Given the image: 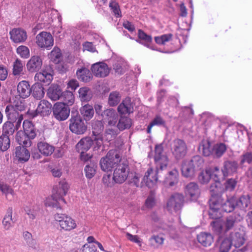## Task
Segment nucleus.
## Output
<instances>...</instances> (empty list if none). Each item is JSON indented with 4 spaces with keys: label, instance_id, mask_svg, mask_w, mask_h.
Wrapping results in <instances>:
<instances>
[{
    "label": "nucleus",
    "instance_id": "37",
    "mask_svg": "<svg viewBox=\"0 0 252 252\" xmlns=\"http://www.w3.org/2000/svg\"><path fill=\"white\" fill-rule=\"evenodd\" d=\"M33 96L37 99H40L44 95V88L39 83H35L31 88Z\"/></svg>",
    "mask_w": 252,
    "mask_h": 252
},
{
    "label": "nucleus",
    "instance_id": "16",
    "mask_svg": "<svg viewBox=\"0 0 252 252\" xmlns=\"http://www.w3.org/2000/svg\"><path fill=\"white\" fill-rule=\"evenodd\" d=\"M158 171L159 170H157V168L155 170L152 167H150L148 168L147 171L145 172L143 180L146 186L149 188H151L154 187L157 183Z\"/></svg>",
    "mask_w": 252,
    "mask_h": 252
},
{
    "label": "nucleus",
    "instance_id": "53",
    "mask_svg": "<svg viewBox=\"0 0 252 252\" xmlns=\"http://www.w3.org/2000/svg\"><path fill=\"white\" fill-rule=\"evenodd\" d=\"M0 191L4 194L6 197L9 195H11L12 196L14 195V191L13 189L9 185L4 184L0 182Z\"/></svg>",
    "mask_w": 252,
    "mask_h": 252
},
{
    "label": "nucleus",
    "instance_id": "34",
    "mask_svg": "<svg viewBox=\"0 0 252 252\" xmlns=\"http://www.w3.org/2000/svg\"><path fill=\"white\" fill-rule=\"evenodd\" d=\"M12 213L13 211L12 208H9L7 210L6 214L3 219L2 223L5 230L10 229L13 225L14 221L12 218Z\"/></svg>",
    "mask_w": 252,
    "mask_h": 252
},
{
    "label": "nucleus",
    "instance_id": "54",
    "mask_svg": "<svg viewBox=\"0 0 252 252\" xmlns=\"http://www.w3.org/2000/svg\"><path fill=\"white\" fill-rule=\"evenodd\" d=\"M121 97L120 94L117 92H113L110 93L108 103L111 106H115L117 105L120 101Z\"/></svg>",
    "mask_w": 252,
    "mask_h": 252
},
{
    "label": "nucleus",
    "instance_id": "14",
    "mask_svg": "<svg viewBox=\"0 0 252 252\" xmlns=\"http://www.w3.org/2000/svg\"><path fill=\"white\" fill-rule=\"evenodd\" d=\"M184 202V196L182 194L175 193L171 195L166 204V209L169 212L181 209Z\"/></svg>",
    "mask_w": 252,
    "mask_h": 252
},
{
    "label": "nucleus",
    "instance_id": "48",
    "mask_svg": "<svg viewBox=\"0 0 252 252\" xmlns=\"http://www.w3.org/2000/svg\"><path fill=\"white\" fill-rule=\"evenodd\" d=\"M79 96L82 101H88L92 98L90 90L87 87H82L79 90Z\"/></svg>",
    "mask_w": 252,
    "mask_h": 252
},
{
    "label": "nucleus",
    "instance_id": "8",
    "mask_svg": "<svg viewBox=\"0 0 252 252\" xmlns=\"http://www.w3.org/2000/svg\"><path fill=\"white\" fill-rule=\"evenodd\" d=\"M171 150L176 159L183 158L187 153V146L185 142L180 139L173 140L171 145Z\"/></svg>",
    "mask_w": 252,
    "mask_h": 252
},
{
    "label": "nucleus",
    "instance_id": "3",
    "mask_svg": "<svg viewBox=\"0 0 252 252\" xmlns=\"http://www.w3.org/2000/svg\"><path fill=\"white\" fill-rule=\"evenodd\" d=\"M54 218L58 223L61 231H70L77 226L75 220L66 214L56 213L54 215Z\"/></svg>",
    "mask_w": 252,
    "mask_h": 252
},
{
    "label": "nucleus",
    "instance_id": "32",
    "mask_svg": "<svg viewBox=\"0 0 252 252\" xmlns=\"http://www.w3.org/2000/svg\"><path fill=\"white\" fill-rule=\"evenodd\" d=\"M24 132L28 134L32 139H34L36 136V130L34 125L31 121L25 120L23 123Z\"/></svg>",
    "mask_w": 252,
    "mask_h": 252
},
{
    "label": "nucleus",
    "instance_id": "41",
    "mask_svg": "<svg viewBox=\"0 0 252 252\" xmlns=\"http://www.w3.org/2000/svg\"><path fill=\"white\" fill-rule=\"evenodd\" d=\"M61 99L63 101L62 103L69 107L74 103V96L71 92L66 91L63 92Z\"/></svg>",
    "mask_w": 252,
    "mask_h": 252
},
{
    "label": "nucleus",
    "instance_id": "26",
    "mask_svg": "<svg viewBox=\"0 0 252 252\" xmlns=\"http://www.w3.org/2000/svg\"><path fill=\"white\" fill-rule=\"evenodd\" d=\"M63 93L59 85L52 84L48 89L47 94L51 100L56 101L61 99Z\"/></svg>",
    "mask_w": 252,
    "mask_h": 252
},
{
    "label": "nucleus",
    "instance_id": "51",
    "mask_svg": "<svg viewBox=\"0 0 252 252\" xmlns=\"http://www.w3.org/2000/svg\"><path fill=\"white\" fill-rule=\"evenodd\" d=\"M226 150V145L223 143H218L214 145L213 155L217 157H221Z\"/></svg>",
    "mask_w": 252,
    "mask_h": 252
},
{
    "label": "nucleus",
    "instance_id": "7",
    "mask_svg": "<svg viewBox=\"0 0 252 252\" xmlns=\"http://www.w3.org/2000/svg\"><path fill=\"white\" fill-rule=\"evenodd\" d=\"M223 199L222 197H211L209 200L210 211L209 215L213 219H219L221 216L220 209L222 210Z\"/></svg>",
    "mask_w": 252,
    "mask_h": 252
},
{
    "label": "nucleus",
    "instance_id": "40",
    "mask_svg": "<svg viewBox=\"0 0 252 252\" xmlns=\"http://www.w3.org/2000/svg\"><path fill=\"white\" fill-rule=\"evenodd\" d=\"M131 126V119L128 117L121 116L117 126L120 130H123L129 128Z\"/></svg>",
    "mask_w": 252,
    "mask_h": 252
},
{
    "label": "nucleus",
    "instance_id": "38",
    "mask_svg": "<svg viewBox=\"0 0 252 252\" xmlns=\"http://www.w3.org/2000/svg\"><path fill=\"white\" fill-rule=\"evenodd\" d=\"M80 112L86 121H89L91 120L94 114V111L93 106L89 104H86L83 106L80 109Z\"/></svg>",
    "mask_w": 252,
    "mask_h": 252
},
{
    "label": "nucleus",
    "instance_id": "36",
    "mask_svg": "<svg viewBox=\"0 0 252 252\" xmlns=\"http://www.w3.org/2000/svg\"><path fill=\"white\" fill-rule=\"evenodd\" d=\"M76 75L78 79L85 82H89L93 78L90 71L85 67L78 69L76 71Z\"/></svg>",
    "mask_w": 252,
    "mask_h": 252
},
{
    "label": "nucleus",
    "instance_id": "56",
    "mask_svg": "<svg viewBox=\"0 0 252 252\" xmlns=\"http://www.w3.org/2000/svg\"><path fill=\"white\" fill-rule=\"evenodd\" d=\"M172 34H165L160 36H156L155 37V42L158 44L164 45L166 42L170 41L172 39Z\"/></svg>",
    "mask_w": 252,
    "mask_h": 252
},
{
    "label": "nucleus",
    "instance_id": "62",
    "mask_svg": "<svg viewBox=\"0 0 252 252\" xmlns=\"http://www.w3.org/2000/svg\"><path fill=\"white\" fill-rule=\"evenodd\" d=\"M239 231H237V245H242L245 241V228L241 226L239 228Z\"/></svg>",
    "mask_w": 252,
    "mask_h": 252
},
{
    "label": "nucleus",
    "instance_id": "29",
    "mask_svg": "<svg viewBox=\"0 0 252 252\" xmlns=\"http://www.w3.org/2000/svg\"><path fill=\"white\" fill-rule=\"evenodd\" d=\"M32 139L28 134L21 130L18 131L16 134V140L18 143L25 148L30 147L32 145Z\"/></svg>",
    "mask_w": 252,
    "mask_h": 252
},
{
    "label": "nucleus",
    "instance_id": "1",
    "mask_svg": "<svg viewBox=\"0 0 252 252\" xmlns=\"http://www.w3.org/2000/svg\"><path fill=\"white\" fill-rule=\"evenodd\" d=\"M204 163L203 158L199 156H195L190 160H184L181 167L183 176L192 179L195 175L196 171L200 169Z\"/></svg>",
    "mask_w": 252,
    "mask_h": 252
},
{
    "label": "nucleus",
    "instance_id": "35",
    "mask_svg": "<svg viewBox=\"0 0 252 252\" xmlns=\"http://www.w3.org/2000/svg\"><path fill=\"white\" fill-rule=\"evenodd\" d=\"M24 63L17 59L13 63L12 74L15 76H21L25 74Z\"/></svg>",
    "mask_w": 252,
    "mask_h": 252
},
{
    "label": "nucleus",
    "instance_id": "31",
    "mask_svg": "<svg viewBox=\"0 0 252 252\" xmlns=\"http://www.w3.org/2000/svg\"><path fill=\"white\" fill-rule=\"evenodd\" d=\"M37 148L39 152L44 156H51L55 150L53 146L45 142H39L37 143Z\"/></svg>",
    "mask_w": 252,
    "mask_h": 252
},
{
    "label": "nucleus",
    "instance_id": "46",
    "mask_svg": "<svg viewBox=\"0 0 252 252\" xmlns=\"http://www.w3.org/2000/svg\"><path fill=\"white\" fill-rule=\"evenodd\" d=\"M15 132V127L13 123L6 121L2 126V133L1 135H12Z\"/></svg>",
    "mask_w": 252,
    "mask_h": 252
},
{
    "label": "nucleus",
    "instance_id": "6",
    "mask_svg": "<svg viewBox=\"0 0 252 252\" xmlns=\"http://www.w3.org/2000/svg\"><path fill=\"white\" fill-rule=\"evenodd\" d=\"M69 122V129L73 133L82 134L86 131L87 125L78 114L72 115Z\"/></svg>",
    "mask_w": 252,
    "mask_h": 252
},
{
    "label": "nucleus",
    "instance_id": "9",
    "mask_svg": "<svg viewBox=\"0 0 252 252\" xmlns=\"http://www.w3.org/2000/svg\"><path fill=\"white\" fill-rule=\"evenodd\" d=\"M35 42L38 47L49 50L54 45V38L50 32H41L36 36Z\"/></svg>",
    "mask_w": 252,
    "mask_h": 252
},
{
    "label": "nucleus",
    "instance_id": "61",
    "mask_svg": "<svg viewBox=\"0 0 252 252\" xmlns=\"http://www.w3.org/2000/svg\"><path fill=\"white\" fill-rule=\"evenodd\" d=\"M215 220L211 222V226H212L214 231L218 233H220L222 230L223 222L220 220L215 219Z\"/></svg>",
    "mask_w": 252,
    "mask_h": 252
},
{
    "label": "nucleus",
    "instance_id": "50",
    "mask_svg": "<svg viewBox=\"0 0 252 252\" xmlns=\"http://www.w3.org/2000/svg\"><path fill=\"white\" fill-rule=\"evenodd\" d=\"M10 141L8 135H1L0 136V150L4 152L10 147Z\"/></svg>",
    "mask_w": 252,
    "mask_h": 252
},
{
    "label": "nucleus",
    "instance_id": "2",
    "mask_svg": "<svg viewBox=\"0 0 252 252\" xmlns=\"http://www.w3.org/2000/svg\"><path fill=\"white\" fill-rule=\"evenodd\" d=\"M121 160V157L116 150H110L99 161L101 169L105 172L111 171Z\"/></svg>",
    "mask_w": 252,
    "mask_h": 252
},
{
    "label": "nucleus",
    "instance_id": "25",
    "mask_svg": "<svg viewBox=\"0 0 252 252\" xmlns=\"http://www.w3.org/2000/svg\"><path fill=\"white\" fill-rule=\"evenodd\" d=\"M93 144V140L90 137L82 138L76 144V149L79 153L88 151Z\"/></svg>",
    "mask_w": 252,
    "mask_h": 252
},
{
    "label": "nucleus",
    "instance_id": "57",
    "mask_svg": "<svg viewBox=\"0 0 252 252\" xmlns=\"http://www.w3.org/2000/svg\"><path fill=\"white\" fill-rule=\"evenodd\" d=\"M250 203V197L248 195H243L237 200V207L244 209L248 206Z\"/></svg>",
    "mask_w": 252,
    "mask_h": 252
},
{
    "label": "nucleus",
    "instance_id": "60",
    "mask_svg": "<svg viewBox=\"0 0 252 252\" xmlns=\"http://www.w3.org/2000/svg\"><path fill=\"white\" fill-rule=\"evenodd\" d=\"M145 205L148 208H152L156 205L155 196L153 191L150 192V195L145 201Z\"/></svg>",
    "mask_w": 252,
    "mask_h": 252
},
{
    "label": "nucleus",
    "instance_id": "12",
    "mask_svg": "<svg viewBox=\"0 0 252 252\" xmlns=\"http://www.w3.org/2000/svg\"><path fill=\"white\" fill-rule=\"evenodd\" d=\"M129 167L126 163H119L115 168L113 173V180L115 183L122 184L127 178Z\"/></svg>",
    "mask_w": 252,
    "mask_h": 252
},
{
    "label": "nucleus",
    "instance_id": "49",
    "mask_svg": "<svg viewBox=\"0 0 252 252\" xmlns=\"http://www.w3.org/2000/svg\"><path fill=\"white\" fill-rule=\"evenodd\" d=\"M17 54L23 59H28L30 56L29 48L25 45H20L16 49Z\"/></svg>",
    "mask_w": 252,
    "mask_h": 252
},
{
    "label": "nucleus",
    "instance_id": "21",
    "mask_svg": "<svg viewBox=\"0 0 252 252\" xmlns=\"http://www.w3.org/2000/svg\"><path fill=\"white\" fill-rule=\"evenodd\" d=\"M103 120L110 126H115L117 123L118 116L113 109H108L101 114Z\"/></svg>",
    "mask_w": 252,
    "mask_h": 252
},
{
    "label": "nucleus",
    "instance_id": "24",
    "mask_svg": "<svg viewBox=\"0 0 252 252\" xmlns=\"http://www.w3.org/2000/svg\"><path fill=\"white\" fill-rule=\"evenodd\" d=\"M133 106L130 97H126L118 107V111L121 115L130 114L133 112Z\"/></svg>",
    "mask_w": 252,
    "mask_h": 252
},
{
    "label": "nucleus",
    "instance_id": "10",
    "mask_svg": "<svg viewBox=\"0 0 252 252\" xmlns=\"http://www.w3.org/2000/svg\"><path fill=\"white\" fill-rule=\"evenodd\" d=\"M52 111L54 117L60 121L66 120L70 114L69 107L61 102H57L54 104Z\"/></svg>",
    "mask_w": 252,
    "mask_h": 252
},
{
    "label": "nucleus",
    "instance_id": "63",
    "mask_svg": "<svg viewBox=\"0 0 252 252\" xmlns=\"http://www.w3.org/2000/svg\"><path fill=\"white\" fill-rule=\"evenodd\" d=\"M102 182L104 186L107 187H112L115 183L113 180V177L112 178L111 174L104 175L102 178Z\"/></svg>",
    "mask_w": 252,
    "mask_h": 252
},
{
    "label": "nucleus",
    "instance_id": "4",
    "mask_svg": "<svg viewBox=\"0 0 252 252\" xmlns=\"http://www.w3.org/2000/svg\"><path fill=\"white\" fill-rule=\"evenodd\" d=\"M154 161L157 170H163L167 167L169 159L167 155L164 153L162 144L155 146Z\"/></svg>",
    "mask_w": 252,
    "mask_h": 252
},
{
    "label": "nucleus",
    "instance_id": "30",
    "mask_svg": "<svg viewBox=\"0 0 252 252\" xmlns=\"http://www.w3.org/2000/svg\"><path fill=\"white\" fill-rule=\"evenodd\" d=\"M210 190L211 197H222V194L224 192V188L219 181H215L210 186Z\"/></svg>",
    "mask_w": 252,
    "mask_h": 252
},
{
    "label": "nucleus",
    "instance_id": "43",
    "mask_svg": "<svg viewBox=\"0 0 252 252\" xmlns=\"http://www.w3.org/2000/svg\"><path fill=\"white\" fill-rule=\"evenodd\" d=\"M218 241L220 242L219 252H228L232 245L231 240L227 238L222 239L220 237Z\"/></svg>",
    "mask_w": 252,
    "mask_h": 252
},
{
    "label": "nucleus",
    "instance_id": "44",
    "mask_svg": "<svg viewBox=\"0 0 252 252\" xmlns=\"http://www.w3.org/2000/svg\"><path fill=\"white\" fill-rule=\"evenodd\" d=\"M138 37L140 40L143 41V44L144 46L149 47L152 42V38L151 35L147 34L143 31L139 29L138 31Z\"/></svg>",
    "mask_w": 252,
    "mask_h": 252
},
{
    "label": "nucleus",
    "instance_id": "22",
    "mask_svg": "<svg viewBox=\"0 0 252 252\" xmlns=\"http://www.w3.org/2000/svg\"><path fill=\"white\" fill-rule=\"evenodd\" d=\"M17 89L18 95L22 98L28 97L32 93L29 82L26 80L20 81L17 85Z\"/></svg>",
    "mask_w": 252,
    "mask_h": 252
},
{
    "label": "nucleus",
    "instance_id": "11",
    "mask_svg": "<svg viewBox=\"0 0 252 252\" xmlns=\"http://www.w3.org/2000/svg\"><path fill=\"white\" fill-rule=\"evenodd\" d=\"M52 104L47 100L43 99L40 101L35 111L29 110L27 114L31 118H33L40 114L42 116H46L51 112Z\"/></svg>",
    "mask_w": 252,
    "mask_h": 252
},
{
    "label": "nucleus",
    "instance_id": "5",
    "mask_svg": "<svg viewBox=\"0 0 252 252\" xmlns=\"http://www.w3.org/2000/svg\"><path fill=\"white\" fill-rule=\"evenodd\" d=\"M24 108V105L21 101L20 104L17 102L14 105L9 104L7 105L5 109V113L8 120L7 121L14 123L20 116H23L19 111L23 110Z\"/></svg>",
    "mask_w": 252,
    "mask_h": 252
},
{
    "label": "nucleus",
    "instance_id": "19",
    "mask_svg": "<svg viewBox=\"0 0 252 252\" xmlns=\"http://www.w3.org/2000/svg\"><path fill=\"white\" fill-rule=\"evenodd\" d=\"M9 34L10 39L15 43L24 42L27 39L26 32L19 28L12 29Z\"/></svg>",
    "mask_w": 252,
    "mask_h": 252
},
{
    "label": "nucleus",
    "instance_id": "20",
    "mask_svg": "<svg viewBox=\"0 0 252 252\" xmlns=\"http://www.w3.org/2000/svg\"><path fill=\"white\" fill-rule=\"evenodd\" d=\"M185 192L192 200H196L200 195V190L198 184L195 182H190L185 188Z\"/></svg>",
    "mask_w": 252,
    "mask_h": 252
},
{
    "label": "nucleus",
    "instance_id": "47",
    "mask_svg": "<svg viewBox=\"0 0 252 252\" xmlns=\"http://www.w3.org/2000/svg\"><path fill=\"white\" fill-rule=\"evenodd\" d=\"M236 205V202L233 197L228 199L225 203L223 202L222 210L227 213L232 212Z\"/></svg>",
    "mask_w": 252,
    "mask_h": 252
},
{
    "label": "nucleus",
    "instance_id": "42",
    "mask_svg": "<svg viewBox=\"0 0 252 252\" xmlns=\"http://www.w3.org/2000/svg\"><path fill=\"white\" fill-rule=\"evenodd\" d=\"M165 126V121L160 116H156L152 121L150 123L147 127V131L148 133L151 132L152 128L154 126Z\"/></svg>",
    "mask_w": 252,
    "mask_h": 252
},
{
    "label": "nucleus",
    "instance_id": "13",
    "mask_svg": "<svg viewBox=\"0 0 252 252\" xmlns=\"http://www.w3.org/2000/svg\"><path fill=\"white\" fill-rule=\"evenodd\" d=\"M53 68L50 65H45L41 71L35 74L34 80L41 83L49 85L53 79Z\"/></svg>",
    "mask_w": 252,
    "mask_h": 252
},
{
    "label": "nucleus",
    "instance_id": "58",
    "mask_svg": "<svg viewBox=\"0 0 252 252\" xmlns=\"http://www.w3.org/2000/svg\"><path fill=\"white\" fill-rule=\"evenodd\" d=\"M164 238L163 236L158 235H153L150 239V241L153 245L158 247L163 244Z\"/></svg>",
    "mask_w": 252,
    "mask_h": 252
},
{
    "label": "nucleus",
    "instance_id": "45",
    "mask_svg": "<svg viewBox=\"0 0 252 252\" xmlns=\"http://www.w3.org/2000/svg\"><path fill=\"white\" fill-rule=\"evenodd\" d=\"M211 177H212L211 175V170L208 168L200 173L198 177V179L201 184H205L209 182Z\"/></svg>",
    "mask_w": 252,
    "mask_h": 252
},
{
    "label": "nucleus",
    "instance_id": "59",
    "mask_svg": "<svg viewBox=\"0 0 252 252\" xmlns=\"http://www.w3.org/2000/svg\"><path fill=\"white\" fill-rule=\"evenodd\" d=\"M109 7L116 17H121V11L118 2L115 1H112L109 3Z\"/></svg>",
    "mask_w": 252,
    "mask_h": 252
},
{
    "label": "nucleus",
    "instance_id": "33",
    "mask_svg": "<svg viewBox=\"0 0 252 252\" xmlns=\"http://www.w3.org/2000/svg\"><path fill=\"white\" fill-rule=\"evenodd\" d=\"M214 146H212L211 142L208 140H202L199 146V150L202 151L204 156H209L213 155Z\"/></svg>",
    "mask_w": 252,
    "mask_h": 252
},
{
    "label": "nucleus",
    "instance_id": "52",
    "mask_svg": "<svg viewBox=\"0 0 252 252\" xmlns=\"http://www.w3.org/2000/svg\"><path fill=\"white\" fill-rule=\"evenodd\" d=\"M61 56V50L57 47H55L49 55L51 60L55 63H59Z\"/></svg>",
    "mask_w": 252,
    "mask_h": 252
},
{
    "label": "nucleus",
    "instance_id": "23",
    "mask_svg": "<svg viewBox=\"0 0 252 252\" xmlns=\"http://www.w3.org/2000/svg\"><path fill=\"white\" fill-rule=\"evenodd\" d=\"M179 181V172L176 169L169 171L165 176L163 182L166 187H173L176 185Z\"/></svg>",
    "mask_w": 252,
    "mask_h": 252
},
{
    "label": "nucleus",
    "instance_id": "17",
    "mask_svg": "<svg viewBox=\"0 0 252 252\" xmlns=\"http://www.w3.org/2000/svg\"><path fill=\"white\" fill-rule=\"evenodd\" d=\"M91 70L94 75L98 77H104L108 75L110 69L107 64L97 63L92 65Z\"/></svg>",
    "mask_w": 252,
    "mask_h": 252
},
{
    "label": "nucleus",
    "instance_id": "28",
    "mask_svg": "<svg viewBox=\"0 0 252 252\" xmlns=\"http://www.w3.org/2000/svg\"><path fill=\"white\" fill-rule=\"evenodd\" d=\"M15 157L19 161L25 162L29 159L30 153L26 148L18 146L15 149Z\"/></svg>",
    "mask_w": 252,
    "mask_h": 252
},
{
    "label": "nucleus",
    "instance_id": "18",
    "mask_svg": "<svg viewBox=\"0 0 252 252\" xmlns=\"http://www.w3.org/2000/svg\"><path fill=\"white\" fill-rule=\"evenodd\" d=\"M42 60L39 56H32L27 63V70L31 73L38 71L42 67Z\"/></svg>",
    "mask_w": 252,
    "mask_h": 252
},
{
    "label": "nucleus",
    "instance_id": "15",
    "mask_svg": "<svg viewBox=\"0 0 252 252\" xmlns=\"http://www.w3.org/2000/svg\"><path fill=\"white\" fill-rule=\"evenodd\" d=\"M65 204L66 201L64 198L60 196L55 192L52 196L47 197L45 202L46 206L51 207L60 210L62 208V206Z\"/></svg>",
    "mask_w": 252,
    "mask_h": 252
},
{
    "label": "nucleus",
    "instance_id": "55",
    "mask_svg": "<svg viewBox=\"0 0 252 252\" xmlns=\"http://www.w3.org/2000/svg\"><path fill=\"white\" fill-rule=\"evenodd\" d=\"M96 166L94 164L87 165L85 167L86 177L88 179H92L95 174Z\"/></svg>",
    "mask_w": 252,
    "mask_h": 252
},
{
    "label": "nucleus",
    "instance_id": "64",
    "mask_svg": "<svg viewBox=\"0 0 252 252\" xmlns=\"http://www.w3.org/2000/svg\"><path fill=\"white\" fill-rule=\"evenodd\" d=\"M236 185V181L234 179H227L225 184L224 190L232 191L233 190Z\"/></svg>",
    "mask_w": 252,
    "mask_h": 252
},
{
    "label": "nucleus",
    "instance_id": "27",
    "mask_svg": "<svg viewBox=\"0 0 252 252\" xmlns=\"http://www.w3.org/2000/svg\"><path fill=\"white\" fill-rule=\"evenodd\" d=\"M198 242L202 246H210L214 242L213 236L209 233L202 232L197 236Z\"/></svg>",
    "mask_w": 252,
    "mask_h": 252
},
{
    "label": "nucleus",
    "instance_id": "39",
    "mask_svg": "<svg viewBox=\"0 0 252 252\" xmlns=\"http://www.w3.org/2000/svg\"><path fill=\"white\" fill-rule=\"evenodd\" d=\"M69 188V186L68 184L65 180H63L59 182L57 187V189L55 191V192L60 196L63 197L66 194Z\"/></svg>",
    "mask_w": 252,
    "mask_h": 252
}]
</instances>
